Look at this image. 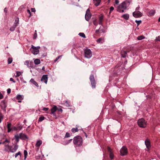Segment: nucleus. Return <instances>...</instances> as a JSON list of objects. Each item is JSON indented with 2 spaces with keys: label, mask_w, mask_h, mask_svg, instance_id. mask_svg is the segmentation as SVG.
Returning <instances> with one entry per match:
<instances>
[{
  "label": "nucleus",
  "mask_w": 160,
  "mask_h": 160,
  "mask_svg": "<svg viewBox=\"0 0 160 160\" xmlns=\"http://www.w3.org/2000/svg\"><path fill=\"white\" fill-rule=\"evenodd\" d=\"M73 143L77 146H81L82 143V139L80 136H77L73 138Z\"/></svg>",
  "instance_id": "f257e3e1"
},
{
  "label": "nucleus",
  "mask_w": 160,
  "mask_h": 160,
  "mask_svg": "<svg viewBox=\"0 0 160 160\" xmlns=\"http://www.w3.org/2000/svg\"><path fill=\"white\" fill-rule=\"evenodd\" d=\"M138 125L141 128H145L147 125V123L145 120L142 118L139 119L138 121Z\"/></svg>",
  "instance_id": "f03ea898"
},
{
  "label": "nucleus",
  "mask_w": 160,
  "mask_h": 160,
  "mask_svg": "<svg viewBox=\"0 0 160 160\" xmlns=\"http://www.w3.org/2000/svg\"><path fill=\"white\" fill-rule=\"evenodd\" d=\"M126 8V4L124 2H123L118 7L117 11L120 12H122Z\"/></svg>",
  "instance_id": "7ed1b4c3"
},
{
  "label": "nucleus",
  "mask_w": 160,
  "mask_h": 160,
  "mask_svg": "<svg viewBox=\"0 0 160 160\" xmlns=\"http://www.w3.org/2000/svg\"><path fill=\"white\" fill-rule=\"evenodd\" d=\"M85 57L87 58H90L92 55V52L89 49H87L84 50Z\"/></svg>",
  "instance_id": "20e7f679"
},
{
  "label": "nucleus",
  "mask_w": 160,
  "mask_h": 160,
  "mask_svg": "<svg viewBox=\"0 0 160 160\" xmlns=\"http://www.w3.org/2000/svg\"><path fill=\"white\" fill-rule=\"evenodd\" d=\"M39 46L35 47L33 45H32L31 48L32 49V53L34 54H37L39 52V49L40 48Z\"/></svg>",
  "instance_id": "39448f33"
},
{
  "label": "nucleus",
  "mask_w": 160,
  "mask_h": 160,
  "mask_svg": "<svg viewBox=\"0 0 160 160\" xmlns=\"http://www.w3.org/2000/svg\"><path fill=\"white\" fill-rule=\"evenodd\" d=\"M89 79L91 81V84L93 88H95L96 87V82L94 79V76L91 74L90 76Z\"/></svg>",
  "instance_id": "423d86ee"
},
{
  "label": "nucleus",
  "mask_w": 160,
  "mask_h": 160,
  "mask_svg": "<svg viewBox=\"0 0 160 160\" xmlns=\"http://www.w3.org/2000/svg\"><path fill=\"white\" fill-rule=\"evenodd\" d=\"M121 155L122 156L126 155L128 153L127 149L125 146H123L120 150Z\"/></svg>",
  "instance_id": "0eeeda50"
},
{
  "label": "nucleus",
  "mask_w": 160,
  "mask_h": 160,
  "mask_svg": "<svg viewBox=\"0 0 160 160\" xmlns=\"http://www.w3.org/2000/svg\"><path fill=\"white\" fill-rule=\"evenodd\" d=\"M91 17V14L90 13V10L89 9H88L86 12L85 18L86 20L88 21L90 19Z\"/></svg>",
  "instance_id": "6e6552de"
},
{
  "label": "nucleus",
  "mask_w": 160,
  "mask_h": 160,
  "mask_svg": "<svg viewBox=\"0 0 160 160\" xmlns=\"http://www.w3.org/2000/svg\"><path fill=\"white\" fill-rule=\"evenodd\" d=\"M133 17L135 18H138L141 17L142 15V14L139 11H135L132 13Z\"/></svg>",
  "instance_id": "1a4fd4ad"
},
{
  "label": "nucleus",
  "mask_w": 160,
  "mask_h": 160,
  "mask_svg": "<svg viewBox=\"0 0 160 160\" xmlns=\"http://www.w3.org/2000/svg\"><path fill=\"white\" fill-rule=\"evenodd\" d=\"M1 106L4 112L6 111L5 108L7 107V102L6 101H2Z\"/></svg>",
  "instance_id": "9d476101"
},
{
  "label": "nucleus",
  "mask_w": 160,
  "mask_h": 160,
  "mask_svg": "<svg viewBox=\"0 0 160 160\" xmlns=\"http://www.w3.org/2000/svg\"><path fill=\"white\" fill-rule=\"evenodd\" d=\"M109 152V157L111 159H112L114 158V155L112 152V150L110 147H108L107 148Z\"/></svg>",
  "instance_id": "9b49d317"
},
{
  "label": "nucleus",
  "mask_w": 160,
  "mask_h": 160,
  "mask_svg": "<svg viewBox=\"0 0 160 160\" xmlns=\"http://www.w3.org/2000/svg\"><path fill=\"white\" fill-rule=\"evenodd\" d=\"M41 80L42 81H43L45 83L47 84L48 81L47 75H43L41 79Z\"/></svg>",
  "instance_id": "f8f14e48"
},
{
  "label": "nucleus",
  "mask_w": 160,
  "mask_h": 160,
  "mask_svg": "<svg viewBox=\"0 0 160 160\" xmlns=\"http://www.w3.org/2000/svg\"><path fill=\"white\" fill-rule=\"evenodd\" d=\"M19 136L20 138L22 140L28 138V137L27 135L25 134L22 133H19Z\"/></svg>",
  "instance_id": "ddd939ff"
},
{
  "label": "nucleus",
  "mask_w": 160,
  "mask_h": 160,
  "mask_svg": "<svg viewBox=\"0 0 160 160\" xmlns=\"http://www.w3.org/2000/svg\"><path fill=\"white\" fill-rule=\"evenodd\" d=\"M58 109V108L56 106H53L51 109V113L53 115H55V112Z\"/></svg>",
  "instance_id": "4468645a"
},
{
  "label": "nucleus",
  "mask_w": 160,
  "mask_h": 160,
  "mask_svg": "<svg viewBox=\"0 0 160 160\" xmlns=\"http://www.w3.org/2000/svg\"><path fill=\"white\" fill-rule=\"evenodd\" d=\"M145 143L147 149L148 150L151 147L150 143L149 141L148 140H146L145 142Z\"/></svg>",
  "instance_id": "2eb2a0df"
},
{
  "label": "nucleus",
  "mask_w": 160,
  "mask_h": 160,
  "mask_svg": "<svg viewBox=\"0 0 160 160\" xmlns=\"http://www.w3.org/2000/svg\"><path fill=\"white\" fill-rule=\"evenodd\" d=\"M12 146L6 145H5V150L7 151H10L11 152V150H12Z\"/></svg>",
  "instance_id": "dca6fc26"
},
{
  "label": "nucleus",
  "mask_w": 160,
  "mask_h": 160,
  "mask_svg": "<svg viewBox=\"0 0 160 160\" xmlns=\"http://www.w3.org/2000/svg\"><path fill=\"white\" fill-rule=\"evenodd\" d=\"M18 145L17 144H15L14 146V147L11 150V152H15L18 149Z\"/></svg>",
  "instance_id": "f3484780"
},
{
  "label": "nucleus",
  "mask_w": 160,
  "mask_h": 160,
  "mask_svg": "<svg viewBox=\"0 0 160 160\" xmlns=\"http://www.w3.org/2000/svg\"><path fill=\"white\" fill-rule=\"evenodd\" d=\"M129 51H126L122 50L121 51V54L123 58H125L126 57L127 52H128Z\"/></svg>",
  "instance_id": "a211bd4d"
},
{
  "label": "nucleus",
  "mask_w": 160,
  "mask_h": 160,
  "mask_svg": "<svg viewBox=\"0 0 160 160\" xmlns=\"http://www.w3.org/2000/svg\"><path fill=\"white\" fill-rule=\"evenodd\" d=\"M8 132H10L12 130V129L11 128V124L10 123H8L7 125Z\"/></svg>",
  "instance_id": "6ab92c4d"
},
{
  "label": "nucleus",
  "mask_w": 160,
  "mask_h": 160,
  "mask_svg": "<svg viewBox=\"0 0 160 160\" xmlns=\"http://www.w3.org/2000/svg\"><path fill=\"white\" fill-rule=\"evenodd\" d=\"M30 82H31L32 83H33L34 85L36 87H39L37 83L34 80L33 78H32L30 80Z\"/></svg>",
  "instance_id": "aec40b11"
},
{
  "label": "nucleus",
  "mask_w": 160,
  "mask_h": 160,
  "mask_svg": "<svg viewBox=\"0 0 160 160\" xmlns=\"http://www.w3.org/2000/svg\"><path fill=\"white\" fill-rule=\"evenodd\" d=\"M122 18H124L126 20H128L129 18V15L128 14H126L123 15L122 17Z\"/></svg>",
  "instance_id": "412c9836"
},
{
  "label": "nucleus",
  "mask_w": 160,
  "mask_h": 160,
  "mask_svg": "<svg viewBox=\"0 0 160 160\" xmlns=\"http://www.w3.org/2000/svg\"><path fill=\"white\" fill-rule=\"evenodd\" d=\"M42 142L41 140L37 141L35 145L37 147H39L42 144Z\"/></svg>",
  "instance_id": "4be33fe9"
},
{
  "label": "nucleus",
  "mask_w": 160,
  "mask_h": 160,
  "mask_svg": "<svg viewBox=\"0 0 160 160\" xmlns=\"http://www.w3.org/2000/svg\"><path fill=\"white\" fill-rule=\"evenodd\" d=\"M16 99L18 100H22L23 99V95H18L17 96Z\"/></svg>",
  "instance_id": "5701e85b"
},
{
  "label": "nucleus",
  "mask_w": 160,
  "mask_h": 160,
  "mask_svg": "<svg viewBox=\"0 0 160 160\" xmlns=\"http://www.w3.org/2000/svg\"><path fill=\"white\" fill-rule=\"evenodd\" d=\"M29 62H30L28 60L26 61L25 62V64L26 65H27V67L28 68H30V67H32V66L31 65V63H32V62H30V65H29V64H30Z\"/></svg>",
  "instance_id": "b1692460"
},
{
  "label": "nucleus",
  "mask_w": 160,
  "mask_h": 160,
  "mask_svg": "<svg viewBox=\"0 0 160 160\" xmlns=\"http://www.w3.org/2000/svg\"><path fill=\"white\" fill-rule=\"evenodd\" d=\"M93 1L96 2V3L95 4V5L96 6H98L99 5L101 2V0H93Z\"/></svg>",
  "instance_id": "393cba45"
},
{
  "label": "nucleus",
  "mask_w": 160,
  "mask_h": 160,
  "mask_svg": "<svg viewBox=\"0 0 160 160\" xmlns=\"http://www.w3.org/2000/svg\"><path fill=\"white\" fill-rule=\"evenodd\" d=\"M34 63L36 65H38L40 63V61L38 59H36L34 61Z\"/></svg>",
  "instance_id": "a878e982"
},
{
  "label": "nucleus",
  "mask_w": 160,
  "mask_h": 160,
  "mask_svg": "<svg viewBox=\"0 0 160 160\" xmlns=\"http://www.w3.org/2000/svg\"><path fill=\"white\" fill-rule=\"evenodd\" d=\"M103 39L102 38H100L97 40V42L98 43H102Z\"/></svg>",
  "instance_id": "bb28decb"
},
{
  "label": "nucleus",
  "mask_w": 160,
  "mask_h": 160,
  "mask_svg": "<svg viewBox=\"0 0 160 160\" xmlns=\"http://www.w3.org/2000/svg\"><path fill=\"white\" fill-rule=\"evenodd\" d=\"M14 138L15 139L16 141L17 142H18L19 141V138H20L19 135H16L14 136Z\"/></svg>",
  "instance_id": "cd10ccee"
},
{
  "label": "nucleus",
  "mask_w": 160,
  "mask_h": 160,
  "mask_svg": "<svg viewBox=\"0 0 160 160\" xmlns=\"http://www.w3.org/2000/svg\"><path fill=\"white\" fill-rule=\"evenodd\" d=\"M17 27V25H13L12 27H11L10 28V30L11 32L14 31L15 28Z\"/></svg>",
  "instance_id": "c85d7f7f"
},
{
  "label": "nucleus",
  "mask_w": 160,
  "mask_h": 160,
  "mask_svg": "<svg viewBox=\"0 0 160 160\" xmlns=\"http://www.w3.org/2000/svg\"><path fill=\"white\" fill-rule=\"evenodd\" d=\"M103 19V17L102 16H100L99 17V24L100 25L102 24V21Z\"/></svg>",
  "instance_id": "c756f323"
},
{
  "label": "nucleus",
  "mask_w": 160,
  "mask_h": 160,
  "mask_svg": "<svg viewBox=\"0 0 160 160\" xmlns=\"http://www.w3.org/2000/svg\"><path fill=\"white\" fill-rule=\"evenodd\" d=\"M78 129L77 128H73L71 129L72 132L73 133H75L76 132H78Z\"/></svg>",
  "instance_id": "7c9ffc66"
},
{
  "label": "nucleus",
  "mask_w": 160,
  "mask_h": 160,
  "mask_svg": "<svg viewBox=\"0 0 160 160\" xmlns=\"http://www.w3.org/2000/svg\"><path fill=\"white\" fill-rule=\"evenodd\" d=\"M19 21L18 18H17L15 20V22L13 25H17V27L19 24Z\"/></svg>",
  "instance_id": "2f4dec72"
},
{
  "label": "nucleus",
  "mask_w": 160,
  "mask_h": 160,
  "mask_svg": "<svg viewBox=\"0 0 160 160\" xmlns=\"http://www.w3.org/2000/svg\"><path fill=\"white\" fill-rule=\"evenodd\" d=\"M24 160H25L26 158H27V155H28V152L26 150H24Z\"/></svg>",
  "instance_id": "473e14b6"
},
{
  "label": "nucleus",
  "mask_w": 160,
  "mask_h": 160,
  "mask_svg": "<svg viewBox=\"0 0 160 160\" xmlns=\"http://www.w3.org/2000/svg\"><path fill=\"white\" fill-rule=\"evenodd\" d=\"M155 13V11L152 10L149 12V14L151 16H153Z\"/></svg>",
  "instance_id": "72a5a7b5"
},
{
  "label": "nucleus",
  "mask_w": 160,
  "mask_h": 160,
  "mask_svg": "<svg viewBox=\"0 0 160 160\" xmlns=\"http://www.w3.org/2000/svg\"><path fill=\"white\" fill-rule=\"evenodd\" d=\"M45 118L43 116H41L39 118L38 121L39 122H41Z\"/></svg>",
  "instance_id": "f704fd0d"
},
{
  "label": "nucleus",
  "mask_w": 160,
  "mask_h": 160,
  "mask_svg": "<svg viewBox=\"0 0 160 160\" xmlns=\"http://www.w3.org/2000/svg\"><path fill=\"white\" fill-rule=\"evenodd\" d=\"M144 38H145V37L141 35V36H138L137 37V39L138 40H141L143 39Z\"/></svg>",
  "instance_id": "c9c22d12"
},
{
  "label": "nucleus",
  "mask_w": 160,
  "mask_h": 160,
  "mask_svg": "<svg viewBox=\"0 0 160 160\" xmlns=\"http://www.w3.org/2000/svg\"><path fill=\"white\" fill-rule=\"evenodd\" d=\"M18 155H20V157L21 156V152L20 151H19L18 152L15 153V158H16Z\"/></svg>",
  "instance_id": "e433bc0d"
},
{
  "label": "nucleus",
  "mask_w": 160,
  "mask_h": 160,
  "mask_svg": "<svg viewBox=\"0 0 160 160\" xmlns=\"http://www.w3.org/2000/svg\"><path fill=\"white\" fill-rule=\"evenodd\" d=\"M12 58H9L8 59V64H10L12 62Z\"/></svg>",
  "instance_id": "4c0bfd02"
},
{
  "label": "nucleus",
  "mask_w": 160,
  "mask_h": 160,
  "mask_svg": "<svg viewBox=\"0 0 160 160\" xmlns=\"http://www.w3.org/2000/svg\"><path fill=\"white\" fill-rule=\"evenodd\" d=\"M79 35H80V36L83 38H86L85 35L83 33H82V32L79 33Z\"/></svg>",
  "instance_id": "58836bf2"
},
{
  "label": "nucleus",
  "mask_w": 160,
  "mask_h": 160,
  "mask_svg": "<svg viewBox=\"0 0 160 160\" xmlns=\"http://www.w3.org/2000/svg\"><path fill=\"white\" fill-rule=\"evenodd\" d=\"M37 37V31L35 30L34 34L33 35V39H36Z\"/></svg>",
  "instance_id": "ea45409f"
},
{
  "label": "nucleus",
  "mask_w": 160,
  "mask_h": 160,
  "mask_svg": "<svg viewBox=\"0 0 160 160\" xmlns=\"http://www.w3.org/2000/svg\"><path fill=\"white\" fill-rule=\"evenodd\" d=\"M135 22L137 23L138 26L142 22V21L141 20L138 21L136 20Z\"/></svg>",
  "instance_id": "a19ab883"
},
{
  "label": "nucleus",
  "mask_w": 160,
  "mask_h": 160,
  "mask_svg": "<svg viewBox=\"0 0 160 160\" xmlns=\"http://www.w3.org/2000/svg\"><path fill=\"white\" fill-rule=\"evenodd\" d=\"M110 12H109V14H110L111 13L112 11L114 10V8L113 7H111L110 8Z\"/></svg>",
  "instance_id": "79ce46f5"
},
{
  "label": "nucleus",
  "mask_w": 160,
  "mask_h": 160,
  "mask_svg": "<svg viewBox=\"0 0 160 160\" xmlns=\"http://www.w3.org/2000/svg\"><path fill=\"white\" fill-rule=\"evenodd\" d=\"M72 140V139H70L69 140H68V141H66L67 142L66 143L63 144L65 145L68 144L69 143H70V142Z\"/></svg>",
  "instance_id": "37998d69"
},
{
  "label": "nucleus",
  "mask_w": 160,
  "mask_h": 160,
  "mask_svg": "<svg viewBox=\"0 0 160 160\" xmlns=\"http://www.w3.org/2000/svg\"><path fill=\"white\" fill-rule=\"evenodd\" d=\"M3 118V116L2 114L0 113V123L1 122Z\"/></svg>",
  "instance_id": "c03bdc74"
},
{
  "label": "nucleus",
  "mask_w": 160,
  "mask_h": 160,
  "mask_svg": "<svg viewBox=\"0 0 160 160\" xmlns=\"http://www.w3.org/2000/svg\"><path fill=\"white\" fill-rule=\"evenodd\" d=\"M70 137V134L68 132H67L66 134L65 137V138H68Z\"/></svg>",
  "instance_id": "a18cd8bd"
},
{
  "label": "nucleus",
  "mask_w": 160,
  "mask_h": 160,
  "mask_svg": "<svg viewBox=\"0 0 160 160\" xmlns=\"http://www.w3.org/2000/svg\"><path fill=\"white\" fill-rule=\"evenodd\" d=\"M16 77H19L21 75V73L20 72L17 71L16 72Z\"/></svg>",
  "instance_id": "49530a36"
},
{
  "label": "nucleus",
  "mask_w": 160,
  "mask_h": 160,
  "mask_svg": "<svg viewBox=\"0 0 160 160\" xmlns=\"http://www.w3.org/2000/svg\"><path fill=\"white\" fill-rule=\"evenodd\" d=\"M101 30L100 28H99L98 30H96L95 31V32L97 34H99L100 33V32Z\"/></svg>",
  "instance_id": "de8ad7c7"
},
{
  "label": "nucleus",
  "mask_w": 160,
  "mask_h": 160,
  "mask_svg": "<svg viewBox=\"0 0 160 160\" xmlns=\"http://www.w3.org/2000/svg\"><path fill=\"white\" fill-rule=\"evenodd\" d=\"M17 128L18 129L20 130H21L22 129V127H21V125H18L17 126Z\"/></svg>",
  "instance_id": "09e8293b"
},
{
  "label": "nucleus",
  "mask_w": 160,
  "mask_h": 160,
  "mask_svg": "<svg viewBox=\"0 0 160 160\" xmlns=\"http://www.w3.org/2000/svg\"><path fill=\"white\" fill-rule=\"evenodd\" d=\"M93 24L95 26H97L98 25L97 22L96 20H94V21H93Z\"/></svg>",
  "instance_id": "8fccbe9b"
},
{
  "label": "nucleus",
  "mask_w": 160,
  "mask_h": 160,
  "mask_svg": "<svg viewBox=\"0 0 160 160\" xmlns=\"http://www.w3.org/2000/svg\"><path fill=\"white\" fill-rule=\"evenodd\" d=\"M7 93H8V94H9L11 92V89L10 88H8L7 90Z\"/></svg>",
  "instance_id": "3c124183"
},
{
  "label": "nucleus",
  "mask_w": 160,
  "mask_h": 160,
  "mask_svg": "<svg viewBox=\"0 0 160 160\" xmlns=\"http://www.w3.org/2000/svg\"><path fill=\"white\" fill-rule=\"evenodd\" d=\"M49 108H44L42 109V110L45 111H47L48 110Z\"/></svg>",
  "instance_id": "603ef678"
},
{
  "label": "nucleus",
  "mask_w": 160,
  "mask_h": 160,
  "mask_svg": "<svg viewBox=\"0 0 160 160\" xmlns=\"http://www.w3.org/2000/svg\"><path fill=\"white\" fill-rule=\"evenodd\" d=\"M62 56H59L58 57L56 58V59L55 60H54V62H56L58 60L60 57Z\"/></svg>",
  "instance_id": "864d4df0"
},
{
  "label": "nucleus",
  "mask_w": 160,
  "mask_h": 160,
  "mask_svg": "<svg viewBox=\"0 0 160 160\" xmlns=\"http://www.w3.org/2000/svg\"><path fill=\"white\" fill-rule=\"evenodd\" d=\"M3 96L2 94L0 92V99H3Z\"/></svg>",
  "instance_id": "5fc2aeb1"
},
{
  "label": "nucleus",
  "mask_w": 160,
  "mask_h": 160,
  "mask_svg": "<svg viewBox=\"0 0 160 160\" xmlns=\"http://www.w3.org/2000/svg\"><path fill=\"white\" fill-rule=\"evenodd\" d=\"M156 41H160V36H158L157 38L156 39Z\"/></svg>",
  "instance_id": "6e6d98bb"
},
{
  "label": "nucleus",
  "mask_w": 160,
  "mask_h": 160,
  "mask_svg": "<svg viewBox=\"0 0 160 160\" xmlns=\"http://www.w3.org/2000/svg\"><path fill=\"white\" fill-rule=\"evenodd\" d=\"M27 12L30 14V16H29V17H30V16L31 14V13L30 10L29 9H27Z\"/></svg>",
  "instance_id": "4d7b16f0"
},
{
  "label": "nucleus",
  "mask_w": 160,
  "mask_h": 160,
  "mask_svg": "<svg viewBox=\"0 0 160 160\" xmlns=\"http://www.w3.org/2000/svg\"><path fill=\"white\" fill-rule=\"evenodd\" d=\"M59 112H62V108H58V109L57 110Z\"/></svg>",
  "instance_id": "13d9d810"
},
{
  "label": "nucleus",
  "mask_w": 160,
  "mask_h": 160,
  "mask_svg": "<svg viewBox=\"0 0 160 160\" xmlns=\"http://www.w3.org/2000/svg\"><path fill=\"white\" fill-rule=\"evenodd\" d=\"M12 130H14L15 131H16V130H17L18 129V128H16L15 127H13L12 128Z\"/></svg>",
  "instance_id": "bf43d9fd"
},
{
  "label": "nucleus",
  "mask_w": 160,
  "mask_h": 160,
  "mask_svg": "<svg viewBox=\"0 0 160 160\" xmlns=\"http://www.w3.org/2000/svg\"><path fill=\"white\" fill-rule=\"evenodd\" d=\"M119 2V1L118 0H116L115 1V3L116 4H118Z\"/></svg>",
  "instance_id": "052dcab7"
},
{
  "label": "nucleus",
  "mask_w": 160,
  "mask_h": 160,
  "mask_svg": "<svg viewBox=\"0 0 160 160\" xmlns=\"http://www.w3.org/2000/svg\"><path fill=\"white\" fill-rule=\"evenodd\" d=\"M31 10L32 12H35L36 11L35 8H32Z\"/></svg>",
  "instance_id": "680f3d73"
},
{
  "label": "nucleus",
  "mask_w": 160,
  "mask_h": 160,
  "mask_svg": "<svg viewBox=\"0 0 160 160\" xmlns=\"http://www.w3.org/2000/svg\"><path fill=\"white\" fill-rule=\"evenodd\" d=\"M10 81H12L13 82H15V81L14 80V79H13V78H10Z\"/></svg>",
  "instance_id": "e2e57ef3"
},
{
  "label": "nucleus",
  "mask_w": 160,
  "mask_h": 160,
  "mask_svg": "<svg viewBox=\"0 0 160 160\" xmlns=\"http://www.w3.org/2000/svg\"><path fill=\"white\" fill-rule=\"evenodd\" d=\"M4 12H5L6 13L7 12V8H5L4 9Z\"/></svg>",
  "instance_id": "0e129e2a"
},
{
  "label": "nucleus",
  "mask_w": 160,
  "mask_h": 160,
  "mask_svg": "<svg viewBox=\"0 0 160 160\" xmlns=\"http://www.w3.org/2000/svg\"><path fill=\"white\" fill-rule=\"evenodd\" d=\"M5 142H8V143H9V140H8L7 139H6L5 140Z\"/></svg>",
  "instance_id": "69168bd1"
},
{
  "label": "nucleus",
  "mask_w": 160,
  "mask_h": 160,
  "mask_svg": "<svg viewBox=\"0 0 160 160\" xmlns=\"http://www.w3.org/2000/svg\"><path fill=\"white\" fill-rule=\"evenodd\" d=\"M139 7H138L136 8V11H138V10L139 9Z\"/></svg>",
  "instance_id": "338daca9"
},
{
  "label": "nucleus",
  "mask_w": 160,
  "mask_h": 160,
  "mask_svg": "<svg viewBox=\"0 0 160 160\" xmlns=\"http://www.w3.org/2000/svg\"><path fill=\"white\" fill-rule=\"evenodd\" d=\"M104 32V30L102 29H101V30L100 32V33H101V32Z\"/></svg>",
  "instance_id": "774afa93"
}]
</instances>
